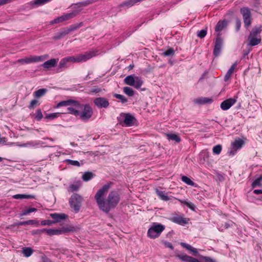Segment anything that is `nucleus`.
<instances>
[{
    "label": "nucleus",
    "mask_w": 262,
    "mask_h": 262,
    "mask_svg": "<svg viewBox=\"0 0 262 262\" xmlns=\"http://www.w3.org/2000/svg\"><path fill=\"white\" fill-rule=\"evenodd\" d=\"M42 233H45V229L36 230L32 231L33 234H40Z\"/></svg>",
    "instance_id": "obj_58"
},
{
    "label": "nucleus",
    "mask_w": 262,
    "mask_h": 262,
    "mask_svg": "<svg viewBox=\"0 0 262 262\" xmlns=\"http://www.w3.org/2000/svg\"><path fill=\"white\" fill-rule=\"evenodd\" d=\"M166 136L167 137V138L168 140L174 141L177 142H179L181 140L180 137L176 134H172V133H169V134H166Z\"/></svg>",
    "instance_id": "obj_33"
},
{
    "label": "nucleus",
    "mask_w": 262,
    "mask_h": 262,
    "mask_svg": "<svg viewBox=\"0 0 262 262\" xmlns=\"http://www.w3.org/2000/svg\"><path fill=\"white\" fill-rule=\"evenodd\" d=\"M50 1L51 0H35L34 4L37 5H42Z\"/></svg>",
    "instance_id": "obj_53"
},
{
    "label": "nucleus",
    "mask_w": 262,
    "mask_h": 262,
    "mask_svg": "<svg viewBox=\"0 0 262 262\" xmlns=\"http://www.w3.org/2000/svg\"><path fill=\"white\" fill-rule=\"evenodd\" d=\"M69 62H79L77 55L67 57Z\"/></svg>",
    "instance_id": "obj_46"
},
{
    "label": "nucleus",
    "mask_w": 262,
    "mask_h": 262,
    "mask_svg": "<svg viewBox=\"0 0 262 262\" xmlns=\"http://www.w3.org/2000/svg\"><path fill=\"white\" fill-rule=\"evenodd\" d=\"M181 245L183 247L185 248L187 250L192 252L193 253V255H196V254H198L197 250L196 249H195L194 248L192 247L190 245H188V244L184 243H181Z\"/></svg>",
    "instance_id": "obj_29"
},
{
    "label": "nucleus",
    "mask_w": 262,
    "mask_h": 262,
    "mask_svg": "<svg viewBox=\"0 0 262 262\" xmlns=\"http://www.w3.org/2000/svg\"><path fill=\"white\" fill-rule=\"evenodd\" d=\"M37 209L35 208H30L28 209L25 210L22 213L21 215H25L31 212L36 211Z\"/></svg>",
    "instance_id": "obj_51"
},
{
    "label": "nucleus",
    "mask_w": 262,
    "mask_h": 262,
    "mask_svg": "<svg viewBox=\"0 0 262 262\" xmlns=\"http://www.w3.org/2000/svg\"><path fill=\"white\" fill-rule=\"evenodd\" d=\"M66 161L68 164H70L73 166H77V167H79L81 165L83 164L82 161H81V163H80L78 161L72 160H70V159L67 160Z\"/></svg>",
    "instance_id": "obj_36"
},
{
    "label": "nucleus",
    "mask_w": 262,
    "mask_h": 262,
    "mask_svg": "<svg viewBox=\"0 0 262 262\" xmlns=\"http://www.w3.org/2000/svg\"><path fill=\"white\" fill-rule=\"evenodd\" d=\"M60 113H54L51 114H46L45 118L47 120H53L59 116Z\"/></svg>",
    "instance_id": "obj_35"
},
{
    "label": "nucleus",
    "mask_w": 262,
    "mask_h": 262,
    "mask_svg": "<svg viewBox=\"0 0 262 262\" xmlns=\"http://www.w3.org/2000/svg\"><path fill=\"white\" fill-rule=\"evenodd\" d=\"M164 246L167 248H169L171 249V250H173V247L172 244L169 242H165Z\"/></svg>",
    "instance_id": "obj_63"
},
{
    "label": "nucleus",
    "mask_w": 262,
    "mask_h": 262,
    "mask_svg": "<svg viewBox=\"0 0 262 262\" xmlns=\"http://www.w3.org/2000/svg\"><path fill=\"white\" fill-rule=\"evenodd\" d=\"M262 180V174L257 179H256L252 184V187L254 188L256 186H259L261 185V181Z\"/></svg>",
    "instance_id": "obj_43"
},
{
    "label": "nucleus",
    "mask_w": 262,
    "mask_h": 262,
    "mask_svg": "<svg viewBox=\"0 0 262 262\" xmlns=\"http://www.w3.org/2000/svg\"><path fill=\"white\" fill-rule=\"evenodd\" d=\"M179 201L182 204H185L187 207H188L189 208H190L191 209L194 210V208H195V206L193 204L190 203V202H186L185 201H182V200H179Z\"/></svg>",
    "instance_id": "obj_45"
},
{
    "label": "nucleus",
    "mask_w": 262,
    "mask_h": 262,
    "mask_svg": "<svg viewBox=\"0 0 262 262\" xmlns=\"http://www.w3.org/2000/svg\"><path fill=\"white\" fill-rule=\"evenodd\" d=\"M13 198L15 199H34V196L30 194H18L13 196Z\"/></svg>",
    "instance_id": "obj_27"
},
{
    "label": "nucleus",
    "mask_w": 262,
    "mask_h": 262,
    "mask_svg": "<svg viewBox=\"0 0 262 262\" xmlns=\"http://www.w3.org/2000/svg\"><path fill=\"white\" fill-rule=\"evenodd\" d=\"M241 26V22L239 19H236L235 20V29L236 31H238L240 29Z\"/></svg>",
    "instance_id": "obj_55"
},
{
    "label": "nucleus",
    "mask_w": 262,
    "mask_h": 262,
    "mask_svg": "<svg viewBox=\"0 0 262 262\" xmlns=\"http://www.w3.org/2000/svg\"><path fill=\"white\" fill-rule=\"evenodd\" d=\"M253 192L256 194H262V190L261 189H255L254 190Z\"/></svg>",
    "instance_id": "obj_64"
},
{
    "label": "nucleus",
    "mask_w": 262,
    "mask_h": 262,
    "mask_svg": "<svg viewBox=\"0 0 262 262\" xmlns=\"http://www.w3.org/2000/svg\"><path fill=\"white\" fill-rule=\"evenodd\" d=\"M26 225H33V224H37V225H39L38 222L36 221V220H29L26 221Z\"/></svg>",
    "instance_id": "obj_59"
},
{
    "label": "nucleus",
    "mask_w": 262,
    "mask_h": 262,
    "mask_svg": "<svg viewBox=\"0 0 262 262\" xmlns=\"http://www.w3.org/2000/svg\"><path fill=\"white\" fill-rule=\"evenodd\" d=\"M121 116L123 117L124 124L126 126H132L136 123L135 118L129 114H123Z\"/></svg>",
    "instance_id": "obj_9"
},
{
    "label": "nucleus",
    "mask_w": 262,
    "mask_h": 262,
    "mask_svg": "<svg viewBox=\"0 0 262 262\" xmlns=\"http://www.w3.org/2000/svg\"><path fill=\"white\" fill-rule=\"evenodd\" d=\"M181 180L183 182L185 183L186 184L189 185L193 186L194 185L193 182L190 178L186 176H182Z\"/></svg>",
    "instance_id": "obj_40"
},
{
    "label": "nucleus",
    "mask_w": 262,
    "mask_h": 262,
    "mask_svg": "<svg viewBox=\"0 0 262 262\" xmlns=\"http://www.w3.org/2000/svg\"><path fill=\"white\" fill-rule=\"evenodd\" d=\"M236 102V99L231 98L223 101L221 104V108L224 111L228 110Z\"/></svg>",
    "instance_id": "obj_12"
},
{
    "label": "nucleus",
    "mask_w": 262,
    "mask_h": 262,
    "mask_svg": "<svg viewBox=\"0 0 262 262\" xmlns=\"http://www.w3.org/2000/svg\"><path fill=\"white\" fill-rule=\"evenodd\" d=\"M101 91V89L98 88H93L91 90L90 92L91 93H99Z\"/></svg>",
    "instance_id": "obj_62"
},
{
    "label": "nucleus",
    "mask_w": 262,
    "mask_h": 262,
    "mask_svg": "<svg viewBox=\"0 0 262 262\" xmlns=\"http://www.w3.org/2000/svg\"><path fill=\"white\" fill-rule=\"evenodd\" d=\"M174 50L172 48L169 49L167 50H166L165 52H164L163 54L166 56H170L171 55H173L174 54Z\"/></svg>",
    "instance_id": "obj_54"
},
{
    "label": "nucleus",
    "mask_w": 262,
    "mask_h": 262,
    "mask_svg": "<svg viewBox=\"0 0 262 262\" xmlns=\"http://www.w3.org/2000/svg\"><path fill=\"white\" fill-rule=\"evenodd\" d=\"M63 22L62 17V16H60L59 17H58L54 19L51 21L50 24H58L59 23Z\"/></svg>",
    "instance_id": "obj_52"
},
{
    "label": "nucleus",
    "mask_w": 262,
    "mask_h": 262,
    "mask_svg": "<svg viewBox=\"0 0 262 262\" xmlns=\"http://www.w3.org/2000/svg\"><path fill=\"white\" fill-rule=\"evenodd\" d=\"M97 0H86L83 2H79L77 4H73V8H80L83 7H85L89 4H92L95 2H96Z\"/></svg>",
    "instance_id": "obj_22"
},
{
    "label": "nucleus",
    "mask_w": 262,
    "mask_h": 262,
    "mask_svg": "<svg viewBox=\"0 0 262 262\" xmlns=\"http://www.w3.org/2000/svg\"><path fill=\"white\" fill-rule=\"evenodd\" d=\"M223 45V40L219 36V34L218 36H217L215 42H214V48L213 50V54L215 56H218L221 51V49Z\"/></svg>",
    "instance_id": "obj_11"
},
{
    "label": "nucleus",
    "mask_w": 262,
    "mask_h": 262,
    "mask_svg": "<svg viewBox=\"0 0 262 262\" xmlns=\"http://www.w3.org/2000/svg\"><path fill=\"white\" fill-rule=\"evenodd\" d=\"M124 83L130 86H133L136 89H139L143 83L142 79L133 75L126 76L124 80Z\"/></svg>",
    "instance_id": "obj_6"
},
{
    "label": "nucleus",
    "mask_w": 262,
    "mask_h": 262,
    "mask_svg": "<svg viewBox=\"0 0 262 262\" xmlns=\"http://www.w3.org/2000/svg\"><path fill=\"white\" fill-rule=\"evenodd\" d=\"M206 34L207 30L205 29H203L198 32L197 35L199 37L202 38L206 36Z\"/></svg>",
    "instance_id": "obj_47"
},
{
    "label": "nucleus",
    "mask_w": 262,
    "mask_h": 262,
    "mask_svg": "<svg viewBox=\"0 0 262 262\" xmlns=\"http://www.w3.org/2000/svg\"><path fill=\"white\" fill-rule=\"evenodd\" d=\"M92 113V109L89 104L83 105L82 109L79 110L78 117L82 120H87L91 117Z\"/></svg>",
    "instance_id": "obj_7"
},
{
    "label": "nucleus",
    "mask_w": 262,
    "mask_h": 262,
    "mask_svg": "<svg viewBox=\"0 0 262 262\" xmlns=\"http://www.w3.org/2000/svg\"><path fill=\"white\" fill-rule=\"evenodd\" d=\"M16 62L20 63L21 64H24V63L28 64L29 63L28 59L27 57L24 58V59H18L16 61Z\"/></svg>",
    "instance_id": "obj_56"
},
{
    "label": "nucleus",
    "mask_w": 262,
    "mask_h": 262,
    "mask_svg": "<svg viewBox=\"0 0 262 262\" xmlns=\"http://www.w3.org/2000/svg\"><path fill=\"white\" fill-rule=\"evenodd\" d=\"M203 104L211 103L212 101L211 99L206 98V97H203Z\"/></svg>",
    "instance_id": "obj_60"
},
{
    "label": "nucleus",
    "mask_w": 262,
    "mask_h": 262,
    "mask_svg": "<svg viewBox=\"0 0 262 262\" xmlns=\"http://www.w3.org/2000/svg\"><path fill=\"white\" fill-rule=\"evenodd\" d=\"M51 224H52L51 221H50L49 220H44V221H41V225H50Z\"/></svg>",
    "instance_id": "obj_61"
},
{
    "label": "nucleus",
    "mask_w": 262,
    "mask_h": 262,
    "mask_svg": "<svg viewBox=\"0 0 262 262\" xmlns=\"http://www.w3.org/2000/svg\"><path fill=\"white\" fill-rule=\"evenodd\" d=\"M193 101L195 104H203V97L195 99L193 100Z\"/></svg>",
    "instance_id": "obj_57"
},
{
    "label": "nucleus",
    "mask_w": 262,
    "mask_h": 262,
    "mask_svg": "<svg viewBox=\"0 0 262 262\" xmlns=\"http://www.w3.org/2000/svg\"><path fill=\"white\" fill-rule=\"evenodd\" d=\"M110 188L111 183L104 185L97 191L94 196L99 209L106 213L115 208L120 201L119 194L115 190L111 191L104 199V196Z\"/></svg>",
    "instance_id": "obj_1"
},
{
    "label": "nucleus",
    "mask_w": 262,
    "mask_h": 262,
    "mask_svg": "<svg viewBox=\"0 0 262 262\" xmlns=\"http://www.w3.org/2000/svg\"><path fill=\"white\" fill-rule=\"evenodd\" d=\"M179 257L182 261L186 262H190L191 256H189L187 255H179Z\"/></svg>",
    "instance_id": "obj_48"
},
{
    "label": "nucleus",
    "mask_w": 262,
    "mask_h": 262,
    "mask_svg": "<svg viewBox=\"0 0 262 262\" xmlns=\"http://www.w3.org/2000/svg\"><path fill=\"white\" fill-rule=\"evenodd\" d=\"M227 25V22L226 20H220L219 21L215 28V31L217 33V35H220V33L222 31ZM218 36V35H217Z\"/></svg>",
    "instance_id": "obj_20"
},
{
    "label": "nucleus",
    "mask_w": 262,
    "mask_h": 262,
    "mask_svg": "<svg viewBox=\"0 0 262 262\" xmlns=\"http://www.w3.org/2000/svg\"><path fill=\"white\" fill-rule=\"evenodd\" d=\"M79 105L80 106L78 107L73 106L72 105H70L67 108L68 113L73 114L78 117V115H79V110L82 109L83 108V104H81L79 103Z\"/></svg>",
    "instance_id": "obj_18"
},
{
    "label": "nucleus",
    "mask_w": 262,
    "mask_h": 262,
    "mask_svg": "<svg viewBox=\"0 0 262 262\" xmlns=\"http://www.w3.org/2000/svg\"><path fill=\"white\" fill-rule=\"evenodd\" d=\"M59 230L61 232V234H62L74 231L75 228L73 226H67L60 228Z\"/></svg>",
    "instance_id": "obj_31"
},
{
    "label": "nucleus",
    "mask_w": 262,
    "mask_h": 262,
    "mask_svg": "<svg viewBox=\"0 0 262 262\" xmlns=\"http://www.w3.org/2000/svg\"><path fill=\"white\" fill-rule=\"evenodd\" d=\"M69 62V61L67 57L62 58L59 63V68L62 69V68H67L68 67L67 66V63Z\"/></svg>",
    "instance_id": "obj_37"
},
{
    "label": "nucleus",
    "mask_w": 262,
    "mask_h": 262,
    "mask_svg": "<svg viewBox=\"0 0 262 262\" xmlns=\"http://www.w3.org/2000/svg\"><path fill=\"white\" fill-rule=\"evenodd\" d=\"M247 139L245 137L237 138L231 142V147L228 151L229 156H234L237 151L240 149L245 144Z\"/></svg>",
    "instance_id": "obj_4"
},
{
    "label": "nucleus",
    "mask_w": 262,
    "mask_h": 262,
    "mask_svg": "<svg viewBox=\"0 0 262 262\" xmlns=\"http://www.w3.org/2000/svg\"><path fill=\"white\" fill-rule=\"evenodd\" d=\"M70 105H72L73 106H76L77 107H78L80 106L79 105V102L78 101L70 99L59 102L57 104L56 107H59L63 106H69Z\"/></svg>",
    "instance_id": "obj_15"
},
{
    "label": "nucleus",
    "mask_w": 262,
    "mask_h": 262,
    "mask_svg": "<svg viewBox=\"0 0 262 262\" xmlns=\"http://www.w3.org/2000/svg\"><path fill=\"white\" fill-rule=\"evenodd\" d=\"M81 11V9L79 10H75L71 13L64 14L62 16L63 21L68 20L70 19L74 18L77 15V14Z\"/></svg>",
    "instance_id": "obj_23"
},
{
    "label": "nucleus",
    "mask_w": 262,
    "mask_h": 262,
    "mask_svg": "<svg viewBox=\"0 0 262 262\" xmlns=\"http://www.w3.org/2000/svg\"><path fill=\"white\" fill-rule=\"evenodd\" d=\"M171 221L176 224L184 225L188 223L189 220L182 216H176L171 219Z\"/></svg>",
    "instance_id": "obj_19"
},
{
    "label": "nucleus",
    "mask_w": 262,
    "mask_h": 262,
    "mask_svg": "<svg viewBox=\"0 0 262 262\" xmlns=\"http://www.w3.org/2000/svg\"><path fill=\"white\" fill-rule=\"evenodd\" d=\"M33 253V250L31 248H24L23 250V253L26 257L30 256Z\"/></svg>",
    "instance_id": "obj_41"
},
{
    "label": "nucleus",
    "mask_w": 262,
    "mask_h": 262,
    "mask_svg": "<svg viewBox=\"0 0 262 262\" xmlns=\"http://www.w3.org/2000/svg\"><path fill=\"white\" fill-rule=\"evenodd\" d=\"M240 12L243 16L245 27H249L251 23V14L250 10L248 8L243 7L240 9Z\"/></svg>",
    "instance_id": "obj_8"
},
{
    "label": "nucleus",
    "mask_w": 262,
    "mask_h": 262,
    "mask_svg": "<svg viewBox=\"0 0 262 262\" xmlns=\"http://www.w3.org/2000/svg\"><path fill=\"white\" fill-rule=\"evenodd\" d=\"M50 216L54 220L53 223L60 222L62 220H65L67 216L65 214L57 213H52Z\"/></svg>",
    "instance_id": "obj_21"
},
{
    "label": "nucleus",
    "mask_w": 262,
    "mask_h": 262,
    "mask_svg": "<svg viewBox=\"0 0 262 262\" xmlns=\"http://www.w3.org/2000/svg\"><path fill=\"white\" fill-rule=\"evenodd\" d=\"M45 233L50 236L54 235H60L61 234V232L60 231L59 229H45Z\"/></svg>",
    "instance_id": "obj_26"
},
{
    "label": "nucleus",
    "mask_w": 262,
    "mask_h": 262,
    "mask_svg": "<svg viewBox=\"0 0 262 262\" xmlns=\"http://www.w3.org/2000/svg\"><path fill=\"white\" fill-rule=\"evenodd\" d=\"M28 58L29 63L32 62H41L49 58L48 54H45L41 56H30Z\"/></svg>",
    "instance_id": "obj_14"
},
{
    "label": "nucleus",
    "mask_w": 262,
    "mask_h": 262,
    "mask_svg": "<svg viewBox=\"0 0 262 262\" xmlns=\"http://www.w3.org/2000/svg\"><path fill=\"white\" fill-rule=\"evenodd\" d=\"M58 61V58H53L51 59H50L46 62H45L42 64V66L46 69H49L50 68H53L55 67Z\"/></svg>",
    "instance_id": "obj_17"
},
{
    "label": "nucleus",
    "mask_w": 262,
    "mask_h": 262,
    "mask_svg": "<svg viewBox=\"0 0 262 262\" xmlns=\"http://www.w3.org/2000/svg\"><path fill=\"white\" fill-rule=\"evenodd\" d=\"M38 105H39L38 100L34 99L31 101L30 104L29 105V108H34L36 106Z\"/></svg>",
    "instance_id": "obj_50"
},
{
    "label": "nucleus",
    "mask_w": 262,
    "mask_h": 262,
    "mask_svg": "<svg viewBox=\"0 0 262 262\" xmlns=\"http://www.w3.org/2000/svg\"><path fill=\"white\" fill-rule=\"evenodd\" d=\"M47 92V90L46 89H41L37 91H36L34 93V96L35 97L38 98L43 96Z\"/></svg>",
    "instance_id": "obj_32"
},
{
    "label": "nucleus",
    "mask_w": 262,
    "mask_h": 262,
    "mask_svg": "<svg viewBox=\"0 0 262 262\" xmlns=\"http://www.w3.org/2000/svg\"><path fill=\"white\" fill-rule=\"evenodd\" d=\"M261 31V27H255L252 29L248 37L249 45L254 46L260 42L261 37L259 34Z\"/></svg>",
    "instance_id": "obj_2"
},
{
    "label": "nucleus",
    "mask_w": 262,
    "mask_h": 262,
    "mask_svg": "<svg viewBox=\"0 0 262 262\" xmlns=\"http://www.w3.org/2000/svg\"><path fill=\"white\" fill-rule=\"evenodd\" d=\"M222 147L221 145H217L213 147L212 150L213 152L215 155H219L222 151Z\"/></svg>",
    "instance_id": "obj_44"
},
{
    "label": "nucleus",
    "mask_w": 262,
    "mask_h": 262,
    "mask_svg": "<svg viewBox=\"0 0 262 262\" xmlns=\"http://www.w3.org/2000/svg\"><path fill=\"white\" fill-rule=\"evenodd\" d=\"M94 103L98 108H106L109 105L107 100L103 97L96 98L94 99Z\"/></svg>",
    "instance_id": "obj_13"
},
{
    "label": "nucleus",
    "mask_w": 262,
    "mask_h": 262,
    "mask_svg": "<svg viewBox=\"0 0 262 262\" xmlns=\"http://www.w3.org/2000/svg\"><path fill=\"white\" fill-rule=\"evenodd\" d=\"M236 66H237V63L235 62L231 66L230 68L228 70V71L227 72V73L224 77V80L225 81H227L230 78L231 75L233 73V71H234L235 69L236 68Z\"/></svg>",
    "instance_id": "obj_24"
},
{
    "label": "nucleus",
    "mask_w": 262,
    "mask_h": 262,
    "mask_svg": "<svg viewBox=\"0 0 262 262\" xmlns=\"http://www.w3.org/2000/svg\"><path fill=\"white\" fill-rule=\"evenodd\" d=\"M76 27L73 28L72 27H71L69 28H66L64 29L63 30L58 32L53 37L54 40H58L60 39L61 38L64 37L68 34H69L70 32L72 31H73L74 29H75Z\"/></svg>",
    "instance_id": "obj_16"
},
{
    "label": "nucleus",
    "mask_w": 262,
    "mask_h": 262,
    "mask_svg": "<svg viewBox=\"0 0 262 262\" xmlns=\"http://www.w3.org/2000/svg\"><path fill=\"white\" fill-rule=\"evenodd\" d=\"M200 259L204 262H215V261L209 257L200 256Z\"/></svg>",
    "instance_id": "obj_49"
},
{
    "label": "nucleus",
    "mask_w": 262,
    "mask_h": 262,
    "mask_svg": "<svg viewBox=\"0 0 262 262\" xmlns=\"http://www.w3.org/2000/svg\"><path fill=\"white\" fill-rule=\"evenodd\" d=\"M114 97L116 99L120 100V101L122 103H124L127 102V99L123 96L120 94H115L114 95Z\"/></svg>",
    "instance_id": "obj_42"
},
{
    "label": "nucleus",
    "mask_w": 262,
    "mask_h": 262,
    "mask_svg": "<svg viewBox=\"0 0 262 262\" xmlns=\"http://www.w3.org/2000/svg\"><path fill=\"white\" fill-rule=\"evenodd\" d=\"M123 92L128 96H133L134 95V91L130 87L125 86L123 88Z\"/></svg>",
    "instance_id": "obj_38"
},
{
    "label": "nucleus",
    "mask_w": 262,
    "mask_h": 262,
    "mask_svg": "<svg viewBox=\"0 0 262 262\" xmlns=\"http://www.w3.org/2000/svg\"><path fill=\"white\" fill-rule=\"evenodd\" d=\"M164 229L165 226L164 225L157 223H153L148 230L147 235L151 238H157Z\"/></svg>",
    "instance_id": "obj_3"
},
{
    "label": "nucleus",
    "mask_w": 262,
    "mask_h": 262,
    "mask_svg": "<svg viewBox=\"0 0 262 262\" xmlns=\"http://www.w3.org/2000/svg\"><path fill=\"white\" fill-rule=\"evenodd\" d=\"M96 54L95 52L91 51L86 52L83 54H78L77 55L79 62H82L86 61L93 57L96 56Z\"/></svg>",
    "instance_id": "obj_10"
},
{
    "label": "nucleus",
    "mask_w": 262,
    "mask_h": 262,
    "mask_svg": "<svg viewBox=\"0 0 262 262\" xmlns=\"http://www.w3.org/2000/svg\"><path fill=\"white\" fill-rule=\"evenodd\" d=\"M33 117L36 120H40L43 118L41 110L40 109L37 110L35 113L33 114Z\"/></svg>",
    "instance_id": "obj_39"
},
{
    "label": "nucleus",
    "mask_w": 262,
    "mask_h": 262,
    "mask_svg": "<svg viewBox=\"0 0 262 262\" xmlns=\"http://www.w3.org/2000/svg\"><path fill=\"white\" fill-rule=\"evenodd\" d=\"M83 200L82 197L77 193L73 194L70 198L69 204L70 207L74 210L76 213L79 212Z\"/></svg>",
    "instance_id": "obj_5"
},
{
    "label": "nucleus",
    "mask_w": 262,
    "mask_h": 262,
    "mask_svg": "<svg viewBox=\"0 0 262 262\" xmlns=\"http://www.w3.org/2000/svg\"><path fill=\"white\" fill-rule=\"evenodd\" d=\"M94 176V174L92 172L88 171L83 173L82 179L84 181L86 182L92 179Z\"/></svg>",
    "instance_id": "obj_30"
},
{
    "label": "nucleus",
    "mask_w": 262,
    "mask_h": 262,
    "mask_svg": "<svg viewBox=\"0 0 262 262\" xmlns=\"http://www.w3.org/2000/svg\"><path fill=\"white\" fill-rule=\"evenodd\" d=\"M81 185V182L80 181H78L74 184H70L69 188L68 191L70 192H74L78 190L79 187Z\"/></svg>",
    "instance_id": "obj_25"
},
{
    "label": "nucleus",
    "mask_w": 262,
    "mask_h": 262,
    "mask_svg": "<svg viewBox=\"0 0 262 262\" xmlns=\"http://www.w3.org/2000/svg\"><path fill=\"white\" fill-rule=\"evenodd\" d=\"M156 193L158 196L162 200L165 201H168L169 200V197L163 191L157 190Z\"/></svg>",
    "instance_id": "obj_34"
},
{
    "label": "nucleus",
    "mask_w": 262,
    "mask_h": 262,
    "mask_svg": "<svg viewBox=\"0 0 262 262\" xmlns=\"http://www.w3.org/2000/svg\"><path fill=\"white\" fill-rule=\"evenodd\" d=\"M181 245L183 247L185 248L187 250L192 252L193 253V255H196V254H198L197 250L196 249H195L194 248L192 247L190 245H188V244L184 243H181Z\"/></svg>",
    "instance_id": "obj_28"
}]
</instances>
